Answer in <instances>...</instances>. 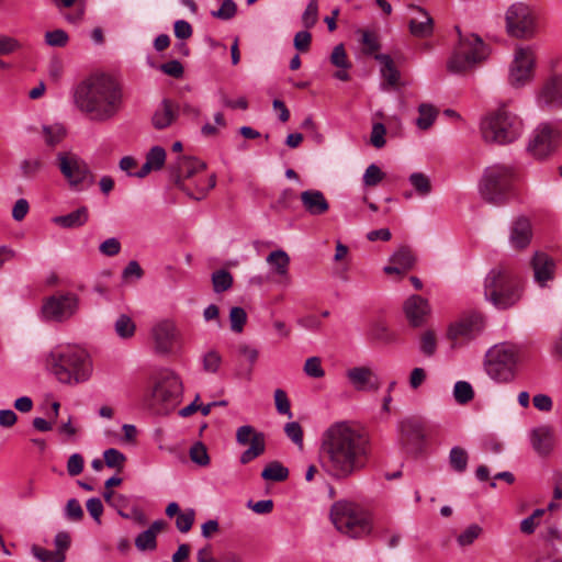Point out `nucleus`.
Segmentation results:
<instances>
[{"label":"nucleus","mask_w":562,"mask_h":562,"mask_svg":"<svg viewBox=\"0 0 562 562\" xmlns=\"http://www.w3.org/2000/svg\"><path fill=\"white\" fill-rule=\"evenodd\" d=\"M182 397L180 376L171 370H162L150 378L143 401L155 414L168 415L179 406Z\"/></svg>","instance_id":"4"},{"label":"nucleus","mask_w":562,"mask_h":562,"mask_svg":"<svg viewBox=\"0 0 562 562\" xmlns=\"http://www.w3.org/2000/svg\"><path fill=\"white\" fill-rule=\"evenodd\" d=\"M267 262L276 274L280 277L288 276L290 257L284 250L278 249L271 251L267 257Z\"/></svg>","instance_id":"35"},{"label":"nucleus","mask_w":562,"mask_h":562,"mask_svg":"<svg viewBox=\"0 0 562 562\" xmlns=\"http://www.w3.org/2000/svg\"><path fill=\"white\" fill-rule=\"evenodd\" d=\"M370 453L368 435L351 423L336 422L322 435V465L334 479L345 480L362 471L368 464Z\"/></svg>","instance_id":"1"},{"label":"nucleus","mask_w":562,"mask_h":562,"mask_svg":"<svg viewBox=\"0 0 562 562\" xmlns=\"http://www.w3.org/2000/svg\"><path fill=\"white\" fill-rule=\"evenodd\" d=\"M330 520L340 533L353 539L363 538L372 531L370 514L351 502H336L330 508Z\"/></svg>","instance_id":"7"},{"label":"nucleus","mask_w":562,"mask_h":562,"mask_svg":"<svg viewBox=\"0 0 562 562\" xmlns=\"http://www.w3.org/2000/svg\"><path fill=\"white\" fill-rule=\"evenodd\" d=\"M546 509L538 508L533 510V513L524 518L520 521V531L525 535H531L535 532L536 528L540 525L541 518L544 515Z\"/></svg>","instance_id":"43"},{"label":"nucleus","mask_w":562,"mask_h":562,"mask_svg":"<svg viewBox=\"0 0 562 562\" xmlns=\"http://www.w3.org/2000/svg\"><path fill=\"white\" fill-rule=\"evenodd\" d=\"M454 400L459 404H467L474 397L472 385L467 381H458L453 387Z\"/></svg>","instance_id":"42"},{"label":"nucleus","mask_w":562,"mask_h":562,"mask_svg":"<svg viewBox=\"0 0 562 562\" xmlns=\"http://www.w3.org/2000/svg\"><path fill=\"white\" fill-rule=\"evenodd\" d=\"M179 109L170 100H162L156 109L151 122L155 128L164 130L170 126L178 117Z\"/></svg>","instance_id":"29"},{"label":"nucleus","mask_w":562,"mask_h":562,"mask_svg":"<svg viewBox=\"0 0 562 562\" xmlns=\"http://www.w3.org/2000/svg\"><path fill=\"white\" fill-rule=\"evenodd\" d=\"M385 134L386 128L382 123H374L370 135V143L375 148H382L385 146Z\"/></svg>","instance_id":"60"},{"label":"nucleus","mask_w":562,"mask_h":562,"mask_svg":"<svg viewBox=\"0 0 562 562\" xmlns=\"http://www.w3.org/2000/svg\"><path fill=\"white\" fill-rule=\"evenodd\" d=\"M318 20V5L315 3H308L305 11L302 14V23L306 29L313 27Z\"/></svg>","instance_id":"63"},{"label":"nucleus","mask_w":562,"mask_h":562,"mask_svg":"<svg viewBox=\"0 0 562 562\" xmlns=\"http://www.w3.org/2000/svg\"><path fill=\"white\" fill-rule=\"evenodd\" d=\"M537 66V47L531 44H517L508 65L507 81L509 86L521 89L530 85L535 80Z\"/></svg>","instance_id":"12"},{"label":"nucleus","mask_w":562,"mask_h":562,"mask_svg":"<svg viewBox=\"0 0 562 562\" xmlns=\"http://www.w3.org/2000/svg\"><path fill=\"white\" fill-rule=\"evenodd\" d=\"M419 348L420 351L427 357L435 355L437 350V337L434 330H426L423 333Z\"/></svg>","instance_id":"49"},{"label":"nucleus","mask_w":562,"mask_h":562,"mask_svg":"<svg viewBox=\"0 0 562 562\" xmlns=\"http://www.w3.org/2000/svg\"><path fill=\"white\" fill-rule=\"evenodd\" d=\"M390 261L392 265L385 266L383 271L386 274L403 276L414 267L416 258L408 247H401L391 256Z\"/></svg>","instance_id":"25"},{"label":"nucleus","mask_w":562,"mask_h":562,"mask_svg":"<svg viewBox=\"0 0 562 562\" xmlns=\"http://www.w3.org/2000/svg\"><path fill=\"white\" fill-rule=\"evenodd\" d=\"M212 282L214 291L220 293L228 290L233 284V277L226 270H218L213 273Z\"/></svg>","instance_id":"46"},{"label":"nucleus","mask_w":562,"mask_h":562,"mask_svg":"<svg viewBox=\"0 0 562 562\" xmlns=\"http://www.w3.org/2000/svg\"><path fill=\"white\" fill-rule=\"evenodd\" d=\"M89 220V210L81 206L66 215H59L53 218V222L63 228H77L83 226Z\"/></svg>","instance_id":"33"},{"label":"nucleus","mask_w":562,"mask_h":562,"mask_svg":"<svg viewBox=\"0 0 562 562\" xmlns=\"http://www.w3.org/2000/svg\"><path fill=\"white\" fill-rule=\"evenodd\" d=\"M65 515L68 519L74 521H78L82 518L83 510L80 503L76 498H71L67 502Z\"/></svg>","instance_id":"64"},{"label":"nucleus","mask_w":562,"mask_h":562,"mask_svg":"<svg viewBox=\"0 0 562 562\" xmlns=\"http://www.w3.org/2000/svg\"><path fill=\"white\" fill-rule=\"evenodd\" d=\"M44 37L45 43L52 47H65L69 41L68 34L61 29L47 31Z\"/></svg>","instance_id":"50"},{"label":"nucleus","mask_w":562,"mask_h":562,"mask_svg":"<svg viewBox=\"0 0 562 562\" xmlns=\"http://www.w3.org/2000/svg\"><path fill=\"white\" fill-rule=\"evenodd\" d=\"M150 337L156 352L170 353L179 340V331L176 324L170 319L157 322L150 330Z\"/></svg>","instance_id":"19"},{"label":"nucleus","mask_w":562,"mask_h":562,"mask_svg":"<svg viewBox=\"0 0 562 562\" xmlns=\"http://www.w3.org/2000/svg\"><path fill=\"white\" fill-rule=\"evenodd\" d=\"M483 328V316L477 312H468L448 326L446 337L451 341V346L456 348L474 339L482 333Z\"/></svg>","instance_id":"16"},{"label":"nucleus","mask_w":562,"mask_h":562,"mask_svg":"<svg viewBox=\"0 0 562 562\" xmlns=\"http://www.w3.org/2000/svg\"><path fill=\"white\" fill-rule=\"evenodd\" d=\"M289 476V470L278 461L270 462L261 472L266 481L282 482Z\"/></svg>","instance_id":"39"},{"label":"nucleus","mask_w":562,"mask_h":562,"mask_svg":"<svg viewBox=\"0 0 562 562\" xmlns=\"http://www.w3.org/2000/svg\"><path fill=\"white\" fill-rule=\"evenodd\" d=\"M384 178V173L380 167L374 164H371L363 173V183L367 187H375L379 184Z\"/></svg>","instance_id":"53"},{"label":"nucleus","mask_w":562,"mask_h":562,"mask_svg":"<svg viewBox=\"0 0 562 562\" xmlns=\"http://www.w3.org/2000/svg\"><path fill=\"white\" fill-rule=\"evenodd\" d=\"M330 63L337 68L349 69L351 67L342 44H338L334 47L330 55Z\"/></svg>","instance_id":"52"},{"label":"nucleus","mask_w":562,"mask_h":562,"mask_svg":"<svg viewBox=\"0 0 562 562\" xmlns=\"http://www.w3.org/2000/svg\"><path fill=\"white\" fill-rule=\"evenodd\" d=\"M516 179L517 171L513 165L498 162L487 166L480 180V194L490 203L502 204Z\"/></svg>","instance_id":"8"},{"label":"nucleus","mask_w":562,"mask_h":562,"mask_svg":"<svg viewBox=\"0 0 562 562\" xmlns=\"http://www.w3.org/2000/svg\"><path fill=\"white\" fill-rule=\"evenodd\" d=\"M286 436L300 448L303 447V429L296 422L288 423L284 427Z\"/></svg>","instance_id":"62"},{"label":"nucleus","mask_w":562,"mask_h":562,"mask_svg":"<svg viewBox=\"0 0 562 562\" xmlns=\"http://www.w3.org/2000/svg\"><path fill=\"white\" fill-rule=\"evenodd\" d=\"M530 266L533 271V280L539 286L546 288L548 282L554 279L555 261L548 254L536 251L531 258Z\"/></svg>","instance_id":"21"},{"label":"nucleus","mask_w":562,"mask_h":562,"mask_svg":"<svg viewBox=\"0 0 562 562\" xmlns=\"http://www.w3.org/2000/svg\"><path fill=\"white\" fill-rule=\"evenodd\" d=\"M189 454L192 462L200 467H206L210 464V457L206 447L202 442H195L190 448Z\"/></svg>","instance_id":"47"},{"label":"nucleus","mask_w":562,"mask_h":562,"mask_svg":"<svg viewBox=\"0 0 562 562\" xmlns=\"http://www.w3.org/2000/svg\"><path fill=\"white\" fill-rule=\"evenodd\" d=\"M194 519H195L194 509L187 508V509L180 512L176 518L177 529L182 533L188 532L192 528Z\"/></svg>","instance_id":"48"},{"label":"nucleus","mask_w":562,"mask_h":562,"mask_svg":"<svg viewBox=\"0 0 562 562\" xmlns=\"http://www.w3.org/2000/svg\"><path fill=\"white\" fill-rule=\"evenodd\" d=\"M301 202L304 210L313 216L325 214L329 210V203L324 193L318 190H306L301 193Z\"/></svg>","instance_id":"28"},{"label":"nucleus","mask_w":562,"mask_h":562,"mask_svg":"<svg viewBox=\"0 0 562 562\" xmlns=\"http://www.w3.org/2000/svg\"><path fill=\"white\" fill-rule=\"evenodd\" d=\"M115 334L122 339H130L135 335L136 324L131 316L121 314L114 323Z\"/></svg>","instance_id":"38"},{"label":"nucleus","mask_w":562,"mask_h":562,"mask_svg":"<svg viewBox=\"0 0 562 562\" xmlns=\"http://www.w3.org/2000/svg\"><path fill=\"white\" fill-rule=\"evenodd\" d=\"M518 349L507 342L491 347L484 361L487 375L497 383L512 382L516 376Z\"/></svg>","instance_id":"11"},{"label":"nucleus","mask_w":562,"mask_h":562,"mask_svg":"<svg viewBox=\"0 0 562 562\" xmlns=\"http://www.w3.org/2000/svg\"><path fill=\"white\" fill-rule=\"evenodd\" d=\"M164 520L154 521L150 527L140 532L135 539V546L139 551L155 550L157 535L165 528Z\"/></svg>","instance_id":"32"},{"label":"nucleus","mask_w":562,"mask_h":562,"mask_svg":"<svg viewBox=\"0 0 562 562\" xmlns=\"http://www.w3.org/2000/svg\"><path fill=\"white\" fill-rule=\"evenodd\" d=\"M403 311L411 326L420 327L426 322L431 310L426 299L414 294L406 299Z\"/></svg>","instance_id":"23"},{"label":"nucleus","mask_w":562,"mask_h":562,"mask_svg":"<svg viewBox=\"0 0 562 562\" xmlns=\"http://www.w3.org/2000/svg\"><path fill=\"white\" fill-rule=\"evenodd\" d=\"M480 131L485 143L507 145L521 136L524 122L516 113L502 105L482 119Z\"/></svg>","instance_id":"6"},{"label":"nucleus","mask_w":562,"mask_h":562,"mask_svg":"<svg viewBox=\"0 0 562 562\" xmlns=\"http://www.w3.org/2000/svg\"><path fill=\"white\" fill-rule=\"evenodd\" d=\"M75 100L80 111L92 121L105 122L116 115L122 105V90L110 77L97 76L82 82Z\"/></svg>","instance_id":"2"},{"label":"nucleus","mask_w":562,"mask_h":562,"mask_svg":"<svg viewBox=\"0 0 562 562\" xmlns=\"http://www.w3.org/2000/svg\"><path fill=\"white\" fill-rule=\"evenodd\" d=\"M347 379L357 391H378L380 382L378 375L370 367H353L347 370Z\"/></svg>","instance_id":"24"},{"label":"nucleus","mask_w":562,"mask_h":562,"mask_svg":"<svg viewBox=\"0 0 562 562\" xmlns=\"http://www.w3.org/2000/svg\"><path fill=\"white\" fill-rule=\"evenodd\" d=\"M535 102L540 110L562 109V71H551L535 91Z\"/></svg>","instance_id":"17"},{"label":"nucleus","mask_w":562,"mask_h":562,"mask_svg":"<svg viewBox=\"0 0 562 562\" xmlns=\"http://www.w3.org/2000/svg\"><path fill=\"white\" fill-rule=\"evenodd\" d=\"M79 299L74 293L52 295L42 305V316L46 321L65 322L76 314Z\"/></svg>","instance_id":"18"},{"label":"nucleus","mask_w":562,"mask_h":562,"mask_svg":"<svg viewBox=\"0 0 562 562\" xmlns=\"http://www.w3.org/2000/svg\"><path fill=\"white\" fill-rule=\"evenodd\" d=\"M203 369L210 373H216L222 363L221 355L215 350L207 351L202 358Z\"/></svg>","instance_id":"54"},{"label":"nucleus","mask_w":562,"mask_h":562,"mask_svg":"<svg viewBox=\"0 0 562 562\" xmlns=\"http://www.w3.org/2000/svg\"><path fill=\"white\" fill-rule=\"evenodd\" d=\"M304 373L314 379H321L325 375V370L322 367V360L319 357H310L305 360Z\"/></svg>","instance_id":"51"},{"label":"nucleus","mask_w":562,"mask_h":562,"mask_svg":"<svg viewBox=\"0 0 562 562\" xmlns=\"http://www.w3.org/2000/svg\"><path fill=\"white\" fill-rule=\"evenodd\" d=\"M374 58L380 64V72L382 78L389 86H396L400 81L401 75L391 56L386 54H375Z\"/></svg>","instance_id":"34"},{"label":"nucleus","mask_w":562,"mask_h":562,"mask_svg":"<svg viewBox=\"0 0 562 562\" xmlns=\"http://www.w3.org/2000/svg\"><path fill=\"white\" fill-rule=\"evenodd\" d=\"M560 138L561 132L555 123L542 122L531 132L527 150L536 159H546L555 151Z\"/></svg>","instance_id":"15"},{"label":"nucleus","mask_w":562,"mask_h":562,"mask_svg":"<svg viewBox=\"0 0 562 562\" xmlns=\"http://www.w3.org/2000/svg\"><path fill=\"white\" fill-rule=\"evenodd\" d=\"M32 553L42 562H64L66 559L61 551H50L38 546H33Z\"/></svg>","instance_id":"45"},{"label":"nucleus","mask_w":562,"mask_h":562,"mask_svg":"<svg viewBox=\"0 0 562 562\" xmlns=\"http://www.w3.org/2000/svg\"><path fill=\"white\" fill-rule=\"evenodd\" d=\"M418 113H419V115L416 120V125L418 128L425 131V130H428L436 121L437 115H438V110L431 104L422 103L418 106Z\"/></svg>","instance_id":"37"},{"label":"nucleus","mask_w":562,"mask_h":562,"mask_svg":"<svg viewBox=\"0 0 562 562\" xmlns=\"http://www.w3.org/2000/svg\"><path fill=\"white\" fill-rule=\"evenodd\" d=\"M104 462L109 468L122 469L126 458L117 449L111 448L103 453Z\"/></svg>","instance_id":"59"},{"label":"nucleus","mask_w":562,"mask_h":562,"mask_svg":"<svg viewBox=\"0 0 562 562\" xmlns=\"http://www.w3.org/2000/svg\"><path fill=\"white\" fill-rule=\"evenodd\" d=\"M531 239V225L527 218H518L510 232V244L517 249L525 248Z\"/></svg>","instance_id":"31"},{"label":"nucleus","mask_w":562,"mask_h":562,"mask_svg":"<svg viewBox=\"0 0 562 562\" xmlns=\"http://www.w3.org/2000/svg\"><path fill=\"white\" fill-rule=\"evenodd\" d=\"M398 429L401 441L407 449L416 452L422 448L425 439V430L422 422L407 418L400 423Z\"/></svg>","instance_id":"22"},{"label":"nucleus","mask_w":562,"mask_h":562,"mask_svg":"<svg viewBox=\"0 0 562 562\" xmlns=\"http://www.w3.org/2000/svg\"><path fill=\"white\" fill-rule=\"evenodd\" d=\"M42 132L45 144L52 147L59 144L66 136V128L60 123L43 125Z\"/></svg>","instance_id":"36"},{"label":"nucleus","mask_w":562,"mask_h":562,"mask_svg":"<svg viewBox=\"0 0 562 562\" xmlns=\"http://www.w3.org/2000/svg\"><path fill=\"white\" fill-rule=\"evenodd\" d=\"M166 161V150L160 146H154L146 155V161L136 171V177L144 178L154 170H160Z\"/></svg>","instance_id":"30"},{"label":"nucleus","mask_w":562,"mask_h":562,"mask_svg":"<svg viewBox=\"0 0 562 562\" xmlns=\"http://www.w3.org/2000/svg\"><path fill=\"white\" fill-rule=\"evenodd\" d=\"M481 532L482 528L476 524H472L459 535L457 541L461 547L470 546L479 538Z\"/></svg>","instance_id":"55"},{"label":"nucleus","mask_w":562,"mask_h":562,"mask_svg":"<svg viewBox=\"0 0 562 562\" xmlns=\"http://www.w3.org/2000/svg\"><path fill=\"white\" fill-rule=\"evenodd\" d=\"M45 369L63 384L75 385L89 380L92 363L88 352L70 344L55 346L44 358Z\"/></svg>","instance_id":"3"},{"label":"nucleus","mask_w":562,"mask_h":562,"mask_svg":"<svg viewBox=\"0 0 562 562\" xmlns=\"http://www.w3.org/2000/svg\"><path fill=\"white\" fill-rule=\"evenodd\" d=\"M450 465L457 472H463L468 465V453L460 447H453L449 453Z\"/></svg>","instance_id":"44"},{"label":"nucleus","mask_w":562,"mask_h":562,"mask_svg":"<svg viewBox=\"0 0 562 562\" xmlns=\"http://www.w3.org/2000/svg\"><path fill=\"white\" fill-rule=\"evenodd\" d=\"M237 352L243 356L250 364V368L248 370V375L251 373V368L255 366V363L258 360L259 357V350L248 344H240L237 347Z\"/></svg>","instance_id":"61"},{"label":"nucleus","mask_w":562,"mask_h":562,"mask_svg":"<svg viewBox=\"0 0 562 562\" xmlns=\"http://www.w3.org/2000/svg\"><path fill=\"white\" fill-rule=\"evenodd\" d=\"M237 12V5L233 0H223L221 7L216 11H212V16L220 20H231Z\"/></svg>","instance_id":"56"},{"label":"nucleus","mask_w":562,"mask_h":562,"mask_svg":"<svg viewBox=\"0 0 562 562\" xmlns=\"http://www.w3.org/2000/svg\"><path fill=\"white\" fill-rule=\"evenodd\" d=\"M518 282L503 268L490 271L484 281V295L495 307L505 310L515 305L521 297Z\"/></svg>","instance_id":"9"},{"label":"nucleus","mask_w":562,"mask_h":562,"mask_svg":"<svg viewBox=\"0 0 562 562\" xmlns=\"http://www.w3.org/2000/svg\"><path fill=\"white\" fill-rule=\"evenodd\" d=\"M505 29L510 37L533 40L540 32V16L537 8L524 1L510 4L505 12Z\"/></svg>","instance_id":"10"},{"label":"nucleus","mask_w":562,"mask_h":562,"mask_svg":"<svg viewBox=\"0 0 562 562\" xmlns=\"http://www.w3.org/2000/svg\"><path fill=\"white\" fill-rule=\"evenodd\" d=\"M412 19L409 21V31L414 36L427 37L432 33V19L423 8L411 5Z\"/></svg>","instance_id":"27"},{"label":"nucleus","mask_w":562,"mask_h":562,"mask_svg":"<svg viewBox=\"0 0 562 562\" xmlns=\"http://www.w3.org/2000/svg\"><path fill=\"white\" fill-rule=\"evenodd\" d=\"M56 159L59 171L70 189L82 191L94 183L91 169L79 155L72 151H60Z\"/></svg>","instance_id":"14"},{"label":"nucleus","mask_w":562,"mask_h":562,"mask_svg":"<svg viewBox=\"0 0 562 562\" xmlns=\"http://www.w3.org/2000/svg\"><path fill=\"white\" fill-rule=\"evenodd\" d=\"M21 43L11 36L0 34V56L9 55L21 49ZM10 68V65L0 58V69L4 70Z\"/></svg>","instance_id":"40"},{"label":"nucleus","mask_w":562,"mask_h":562,"mask_svg":"<svg viewBox=\"0 0 562 562\" xmlns=\"http://www.w3.org/2000/svg\"><path fill=\"white\" fill-rule=\"evenodd\" d=\"M409 182L419 196H427L431 192L429 178L423 172H414L409 176Z\"/></svg>","instance_id":"41"},{"label":"nucleus","mask_w":562,"mask_h":562,"mask_svg":"<svg viewBox=\"0 0 562 562\" xmlns=\"http://www.w3.org/2000/svg\"><path fill=\"white\" fill-rule=\"evenodd\" d=\"M177 186L194 200L203 199L216 184L215 173H206L205 162L181 155L173 166Z\"/></svg>","instance_id":"5"},{"label":"nucleus","mask_w":562,"mask_h":562,"mask_svg":"<svg viewBox=\"0 0 562 562\" xmlns=\"http://www.w3.org/2000/svg\"><path fill=\"white\" fill-rule=\"evenodd\" d=\"M488 54V47L479 36L474 34L460 36L459 44L448 60V70L453 74L463 72L486 59Z\"/></svg>","instance_id":"13"},{"label":"nucleus","mask_w":562,"mask_h":562,"mask_svg":"<svg viewBox=\"0 0 562 562\" xmlns=\"http://www.w3.org/2000/svg\"><path fill=\"white\" fill-rule=\"evenodd\" d=\"M236 441L241 446L250 443V447L240 456L243 464L249 463L265 452V436L261 432H257L252 426H240L236 431Z\"/></svg>","instance_id":"20"},{"label":"nucleus","mask_w":562,"mask_h":562,"mask_svg":"<svg viewBox=\"0 0 562 562\" xmlns=\"http://www.w3.org/2000/svg\"><path fill=\"white\" fill-rule=\"evenodd\" d=\"M274 403L279 414L286 415L289 418L292 417L291 404L283 390L278 389L274 391Z\"/></svg>","instance_id":"57"},{"label":"nucleus","mask_w":562,"mask_h":562,"mask_svg":"<svg viewBox=\"0 0 562 562\" xmlns=\"http://www.w3.org/2000/svg\"><path fill=\"white\" fill-rule=\"evenodd\" d=\"M530 441L538 454L548 456L554 448V432L549 426L537 427L530 432Z\"/></svg>","instance_id":"26"},{"label":"nucleus","mask_w":562,"mask_h":562,"mask_svg":"<svg viewBox=\"0 0 562 562\" xmlns=\"http://www.w3.org/2000/svg\"><path fill=\"white\" fill-rule=\"evenodd\" d=\"M231 328L236 333H240L247 321V314L241 307H233L229 312Z\"/></svg>","instance_id":"58"}]
</instances>
